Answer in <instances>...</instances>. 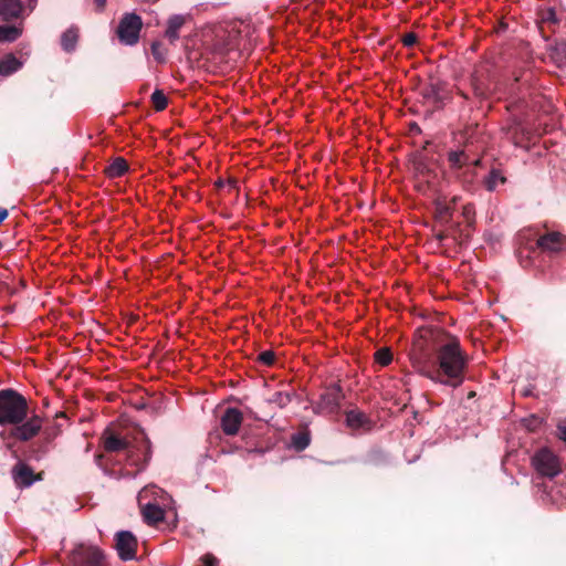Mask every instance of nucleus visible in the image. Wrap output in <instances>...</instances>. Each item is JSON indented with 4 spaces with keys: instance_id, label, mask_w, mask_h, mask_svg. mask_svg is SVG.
I'll use <instances>...</instances> for the list:
<instances>
[{
    "instance_id": "f257e3e1",
    "label": "nucleus",
    "mask_w": 566,
    "mask_h": 566,
    "mask_svg": "<svg viewBox=\"0 0 566 566\" xmlns=\"http://www.w3.org/2000/svg\"><path fill=\"white\" fill-rule=\"evenodd\" d=\"M409 358L412 366L432 381L457 388L464 380L467 359L460 343L439 328L418 329Z\"/></svg>"
},
{
    "instance_id": "f03ea898",
    "label": "nucleus",
    "mask_w": 566,
    "mask_h": 566,
    "mask_svg": "<svg viewBox=\"0 0 566 566\" xmlns=\"http://www.w3.org/2000/svg\"><path fill=\"white\" fill-rule=\"evenodd\" d=\"M0 426H11L8 436L19 442H30L42 430L43 418L33 413L29 417V403L19 391L0 390Z\"/></svg>"
},
{
    "instance_id": "7ed1b4c3",
    "label": "nucleus",
    "mask_w": 566,
    "mask_h": 566,
    "mask_svg": "<svg viewBox=\"0 0 566 566\" xmlns=\"http://www.w3.org/2000/svg\"><path fill=\"white\" fill-rule=\"evenodd\" d=\"M142 28L143 20L138 14L134 12L124 13L116 29L119 42L129 46L137 44Z\"/></svg>"
},
{
    "instance_id": "20e7f679",
    "label": "nucleus",
    "mask_w": 566,
    "mask_h": 566,
    "mask_svg": "<svg viewBox=\"0 0 566 566\" xmlns=\"http://www.w3.org/2000/svg\"><path fill=\"white\" fill-rule=\"evenodd\" d=\"M532 464L542 476L554 478L562 472L559 458L548 448H542L532 458Z\"/></svg>"
},
{
    "instance_id": "39448f33",
    "label": "nucleus",
    "mask_w": 566,
    "mask_h": 566,
    "mask_svg": "<svg viewBox=\"0 0 566 566\" xmlns=\"http://www.w3.org/2000/svg\"><path fill=\"white\" fill-rule=\"evenodd\" d=\"M11 478L13 483L19 489L30 488L34 482L44 479V472H34L31 465L24 460L19 459L11 468Z\"/></svg>"
},
{
    "instance_id": "423d86ee",
    "label": "nucleus",
    "mask_w": 566,
    "mask_h": 566,
    "mask_svg": "<svg viewBox=\"0 0 566 566\" xmlns=\"http://www.w3.org/2000/svg\"><path fill=\"white\" fill-rule=\"evenodd\" d=\"M344 399L343 389L338 384H332L325 387L315 406V412L334 413L338 410L340 401Z\"/></svg>"
},
{
    "instance_id": "0eeeda50",
    "label": "nucleus",
    "mask_w": 566,
    "mask_h": 566,
    "mask_svg": "<svg viewBox=\"0 0 566 566\" xmlns=\"http://www.w3.org/2000/svg\"><path fill=\"white\" fill-rule=\"evenodd\" d=\"M536 249L551 254L566 253V235L558 231H548L538 237Z\"/></svg>"
},
{
    "instance_id": "6e6552de",
    "label": "nucleus",
    "mask_w": 566,
    "mask_h": 566,
    "mask_svg": "<svg viewBox=\"0 0 566 566\" xmlns=\"http://www.w3.org/2000/svg\"><path fill=\"white\" fill-rule=\"evenodd\" d=\"M149 493L150 490L148 489L142 490L138 495V503L144 521L148 525H156L164 521L165 511L158 504L150 501L144 503V500L148 497Z\"/></svg>"
},
{
    "instance_id": "1a4fd4ad",
    "label": "nucleus",
    "mask_w": 566,
    "mask_h": 566,
    "mask_svg": "<svg viewBox=\"0 0 566 566\" xmlns=\"http://www.w3.org/2000/svg\"><path fill=\"white\" fill-rule=\"evenodd\" d=\"M115 547L122 560H130L136 556L137 539L129 531H120L115 536Z\"/></svg>"
},
{
    "instance_id": "9d476101",
    "label": "nucleus",
    "mask_w": 566,
    "mask_h": 566,
    "mask_svg": "<svg viewBox=\"0 0 566 566\" xmlns=\"http://www.w3.org/2000/svg\"><path fill=\"white\" fill-rule=\"evenodd\" d=\"M243 415L237 408H227L220 419V426L224 434L235 436L242 424Z\"/></svg>"
},
{
    "instance_id": "9b49d317",
    "label": "nucleus",
    "mask_w": 566,
    "mask_h": 566,
    "mask_svg": "<svg viewBox=\"0 0 566 566\" xmlns=\"http://www.w3.org/2000/svg\"><path fill=\"white\" fill-rule=\"evenodd\" d=\"M103 553L96 547L82 548L73 557L74 566H103Z\"/></svg>"
},
{
    "instance_id": "f8f14e48",
    "label": "nucleus",
    "mask_w": 566,
    "mask_h": 566,
    "mask_svg": "<svg viewBox=\"0 0 566 566\" xmlns=\"http://www.w3.org/2000/svg\"><path fill=\"white\" fill-rule=\"evenodd\" d=\"M470 83L475 98L484 101L492 94V88L482 70H475L472 73Z\"/></svg>"
},
{
    "instance_id": "ddd939ff",
    "label": "nucleus",
    "mask_w": 566,
    "mask_h": 566,
    "mask_svg": "<svg viewBox=\"0 0 566 566\" xmlns=\"http://www.w3.org/2000/svg\"><path fill=\"white\" fill-rule=\"evenodd\" d=\"M103 448L106 452H118L128 448V441L119 437L109 429H106L102 434Z\"/></svg>"
},
{
    "instance_id": "4468645a",
    "label": "nucleus",
    "mask_w": 566,
    "mask_h": 566,
    "mask_svg": "<svg viewBox=\"0 0 566 566\" xmlns=\"http://www.w3.org/2000/svg\"><path fill=\"white\" fill-rule=\"evenodd\" d=\"M52 437L46 434L44 438L32 442L27 450V458L31 461H41L50 451Z\"/></svg>"
},
{
    "instance_id": "2eb2a0df",
    "label": "nucleus",
    "mask_w": 566,
    "mask_h": 566,
    "mask_svg": "<svg viewBox=\"0 0 566 566\" xmlns=\"http://www.w3.org/2000/svg\"><path fill=\"white\" fill-rule=\"evenodd\" d=\"M451 243L462 245L467 243L471 235V224L468 223L465 228H462L460 223H448L447 234Z\"/></svg>"
},
{
    "instance_id": "dca6fc26",
    "label": "nucleus",
    "mask_w": 566,
    "mask_h": 566,
    "mask_svg": "<svg viewBox=\"0 0 566 566\" xmlns=\"http://www.w3.org/2000/svg\"><path fill=\"white\" fill-rule=\"evenodd\" d=\"M346 423L352 429H366L371 428V420L368 416L358 409H353L346 412Z\"/></svg>"
},
{
    "instance_id": "f3484780",
    "label": "nucleus",
    "mask_w": 566,
    "mask_h": 566,
    "mask_svg": "<svg viewBox=\"0 0 566 566\" xmlns=\"http://www.w3.org/2000/svg\"><path fill=\"white\" fill-rule=\"evenodd\" d=\"M22 9L20 0H0V19L11 21L20 15Z\"/></svg>"
},
{
    "instance_id": "a211bd4d",
    "label": "nucleus",
    "mask_w": 566,
    "mask_h": 566,
    "mask_svg": "<svg viewBox=\"0 0 566 566\" xmlns=\"http://www.w3.org/2000/svg\"><path fill=\"white\" fill-rule=\"evenodd\" d=\"M470 161H471V155L464 149L450 150L448 153V163H449L450 169H452L454 171L460 170L467 166H470Z\"/></svg>"
},
{
    "instance_id": "6ab92c4d",
    "label": "nucleus",
    "mask_w": 566,
    "mask_h": 566,
    "mask_svg": "<svg viewBox=\"0 0 566 566\" xmlns=\"http://www.w3.org/2000/svg\"><path fill=\"white\" fill-rule=\"evenodd\" d=\"M80 38V29L75 25H71L61 35V46L66 53H72L76 49V44Z\"/></svg>"
},
{
    "instance_id": "aec40b11",
    "label": "nucleus",
    "mask_w": 566,
    "mask_h": 566,
    "mask_svg": "<svg viewBox=\"0 0 566 566\" xmlns=\"http://www.w3.org/2000/svg\"><path fill=\"white\" fill-rule=\"evenodd\" d=\"M184 15L175 14L168 19L165 36L174 44L179 39V30L185 24Z\"/></svg>"
},
{
    "instance_id": "412c9836",
    "label": "nucleus",
    "mask_w": 566,
    "mask_h": 566,
    "mask_svg": "<svg viewBox=\"0 0 566 566\" xmlns=\"http://www.w3.org/2000/svg\"><path fill=\"white\" fill-rule=\"evenodd\" d=\"M128 171V164L123 157H116L107 167L104 169V174L108 178H119Z\"/></svg>"
},
{
    "instance_id": "4be33fe9",
    "label": "nucleus",
    "mask_w": 566,
    "mask_h": 566,
    "mask_svg": "<svg viewBox=\"0 0 566 566\" xmlns=\"http://www.w3.org/2000/svg\"><path fill=\"white\" fill-rule=\"evenodd\" d=\"M549 60L557 66L563 67L566 65V43L556 42L548 49Z\"/></svg>"
},
{
    "instance_id": "5701e85b",
    "label": "nucleus",
    "mask_w": 566,
    "mask_h": 566,
    "mask_svg": "<svg viewBox=\"0 0 566 566\" xmlns=\"http://www.w3.org/2000/svg\"><path fill=\"white\" fill-rule=\"evenodd\" d=\"M22 67V62L13 54H6L0 59V75L9 76Z\"/></svg>"
},
{
    "instance_id": "b1692460",
    "label": "nucleus",
    "mask_w": 566,
    "mask_h": 566,
    "mask_svg": "<svg viewBox=\"0 0 566 566\" xmlns=\"http://www.w3.org/2000/svg\"><path fill=\"white\" fill-rule=\"evenodd\" d=\"M505 182H506V177L502 174V171L500 169H496V168L491 169V171L484 179V186H485L486 190H489V191L495 190V188L499 184L503 185Z\"/></svg>"
},
{
    "instance_id": "393cba45",
    "label": "nucleus",
    "mask_w": 566,
    "mask_h": 566,
    "mask_svg": "<svg viewBox=\"0 0 566 566\" xmlns=\"http://www.w3.org/2000/svg\"><path fill=\"white\" fill-rule=\"evenodd\" d=\"M295 450L304 451L311 443V433L307 429L294 433L291 438Z\"/></svg>"
},
{
    "instance_id": "a878e982",
    "label": "nucleus",
    "mask_w": 566,
    "mask_h": 566,
    "mask_svg": "<svg viewBox=\"0 0 566 566\" xmlns=\"http://www.w3.org/2000/svg\"><path fill=\"white\" fill-rule=\"evenodd\" d=\"M21 33V29L15 25H0V42H13Z\"/></svg>"
},
{
    "instance_id": "bb28decb",
    "label": "nucleus",
    "mask_w": 566,
    "mask_h": 566,
    "mask_svg": "<svg viewBox=\"0 0 566 566\" xmlns=\"http://www.w3.org/2000/svg\"><path fill=\"white\" fill-rule=\"evenodd\" d=\"M294 397L293 391H276L272 395L270 401L272 403H275L280 408L286 407L289 403L292 402Z\"/></svg>"
},
{
    "instance_id": "cd10ccee",
    "label": "nucleus",
    "mask_w": 566,
    "mask_h": 566,
    "mask_svg": "<svg viewBox=\"0 0 566 566\" xmlns=\"http://www.w3.org/2000/svg\"><path fill=\"white\" fill-rule=\"evenodd\" d=\"M452 209L448 205L439 203L436 208V219L441 226L450 223Z\"/></svg>"
},
{
    "instance_id": "c85d7f7f",
    "label": "nucleus",
    "mask_w": 566,
    "mask_h": 566,
    "mask_svg": "<svg viewBox=\"0 0 566 566\" xmlns=\"http://www.w3.org/2000/svg\"><path fill=\"white\" fill-rule=\"evenodd\" d=\"M150 99L156 112L164 111L168 105V98L161 90H155L150 96Z\"/></svg>"
},
{
    "instance_id": "c756f323",
    "label": "nucleus",
    "mask_w": 566,
    "mask_h": 566,
    "mask_svg": "<svg viewBox=\"0 0 566 566\" xmlns=\"http://www.w3.org/2000/svg\"><path fill=\"white\" fill-rule=\"evenodd\" d=\"M536 245L535 247H531V248H523L518 251V261H520V264L523 266V268H528L531 266L532 264V256L531 254L532 253H535L536 252Z\"/></svg>"
},
{
    "instance_id": "7c9ffc66",
    "label": "nucleus",
    "mask_w": 566,
    "mask_h": 566,
    "mask_svg": "<svg viewBox=\"0 0 566 566\" xmlns=\"http://www.w3.org/2000/svg\"><path fill=\"white\" fill-rule=\"evenodd\" d=\"M413 168L418 174L423 175V176L428 175L431 171L429 168V165H428V159L422 154H419L413 159Z\"/></svg>"
},
{
    "instance_id": "2f4dec72",
    "label": "nucleus",
    "mask_w": 566,
    "mask_h": 566,
    "mask_svg": "<svg viewBox=\"0 0 566 566\" xmlns=\"http://www.w3.org/2000/svg\"><path fill=\"white\" fill-rule=\"evenodd\" d=\"M376 361L381 366H387L392 360V354L389 348H381L375 353Z\"/></svg>"
},
{
    "instance_id": "473e14b6",
    "label": "nucleus",
    "mask_w": 566,
    "mask_h": 566,
    "mask_svg": "<svg viewBox=\"0 0 566 566\" xmlns=\"http://www.w3.org/2000/svg\"><path fill=\"white\" fill-rule=\"evenodd\" d=\"M275 353L273 350H264L258 355L256 361L263 366L270 367L275 363Z\"/></svg>"
},
{
    "instance_id": "72a5a7b5",
    "label": "nucleus",
    "mask_w": 566,
    "mask_h": 566,
    "mask_svg": "<svg viewBox=\"0 0 566 566\" xmlns=\"http://www.w3.org/2000/svg\"><path fill=\"white\" fill-rule=\"evenodd\" d=\"M541 22L557 23L556 12L553 8L544 9L539 12Z\"/></svg>"
},
{
    "instance_id": "f704fd0d",
    "label": "nucleus",
    "mask_w": 566,
    "mask_h": 566,
    "mask_svg": "<svg viewBox=\"0 0 566 566\" xmlns=\"http://www.w3.org/2000/svg\"><path fill=\"white\" fill-rule=\"evenodd\" d=\"M151 54L156 61L163 63L166 60V52L163 50V44L158 41L151 44Z\"/></svg>"
},
{
    "instance_id": "c9c22d12",
    "label": "nucleus",
    "mask_w": 566,
    "mask_h": 566,
    "mask_svg": "<svg viewBox=\"0 0 566 566\" xmlns=\"http://www.w3.org/2000/svg\"><path fill=\"white\" fill-rule=\"evenodd\" d=\"M417 34L413 32H409L402 35L401 42L405 46L411 48L417 43Z\"/></svg>"
},
{
    "instance_id": "e433bc0d",
    "label": "nucleus",
    "mask_w": 566,
    "mask_h": 566,
    "mask_svg": "<svg viewBox=\"0 0 566 566\" xmlns=\"http://www.w3.org/2000/svg\"><path fill=\"white\" fill-rule=\"evenodd\" d=\"M443 229L439 230L436 232L434 237L436 239L442 244V245H446V247H449L450 243H448L450 240H449V235H446L447 234V226H442Z\"/></svg>"
},
{
    "instance_id": "4c0bfd02",
    "label": "nucleus",
    "mask_w": 566,
    "mask_h": 566,
    "mask_svg": "<svg viewBox=\"0 0 566 566\" xmlns=\"http://www.w3.org/2000/svg\"><path fill=\"white\" fill-rule=\"evenodd\" d=\"M201 560H202L205 566H218V564H219V559L214 555H212L210 553L205 554L201 557Z\"/></svg>"
},
{
    "instance_id": "58836bf2",
    "label": "nucleus",
    "mask_w": 566,
    "mask_h": 566,
    "mask_svg": "<svg viewBox=\"0 0 566 566\" xmlns=\"http://www.w3.org/2000/svg\"><path fill=\"white\" fill-rule=\"evenodd\" d=\"M557 432L560 440H563L566 443V424L559 423L557 426Z\"/></svg>"
},
{
    "instance_id": "ea45409f",
    "label": "nucleus",
    "mask_w": 566,
    "mask_h": 566,
    "mask_svg": "<svg viewBox=\"0 0 566 566\" xmlns=\"http://www.w3.org/2000/svg\"><path fill=\"white\" fill-rule=\"evenodd\" d=\"M511 132H512L511 139L514 142L515 145H517L518 144V142H517V134L520 132L524 133V128H522L520 126H516V127L512 128Z\"/></svg>"
},
{
    "instance_id": "a19ab883",
    "label": "nucleus",
    "mask_w": 566,
    "mask_h": 566,
    "mask_svg": "<svg viewBox=\"0 0 566 566\" xmlns=\"http://www.w3.org/2000/svg\"><path fill=\"white\" fill-rule=\"evenodd\" d=\"M107 0H94V4L97 11H103Z\"/></svg>"
},
{
    "instance_id": "79ce46f5",
    "label": "nucleus",
    "mask_w": 566,
    "mask_h": 566,
    "mask_svg": "<svg viewBox=\"0 0 566 566\" xmlns=\"http://www.w3.org/2000/svg\"><path fill=\"white\" fill-rule=\"evenodd\" d=\"M8 214V210L0 207V224L7 219Z\"/></svg>"
},
{
    "instance_id": "37998d69",
    "label": "nucleus",
    "mask_w": 566,
    "mask_h": 566,
    "mask_svg": "<svg viewBox=\"0 0 566 566\" xmlns=\"http://www.w3.org/2000/svg\"><path fill=\"white\" fill-rule=\"evenodd\" d=\"M470 165H472V166H474V167L480 166V165H481V158H472V157H471Z\"/></svg>"
},
{
    "instance_id": "c03bdc74",
    "label": "nucleus",
    "mask_w": 566,
    "mask_h": 566,
    "mask_svg": "<svg viewBox=\"0 0 566 566\" xmlns=\"http://www.w3.org/2000/svg\"><path fill=\"white\" fill-rule=\"evenodd\" d=\"M458 94H459L462 98H464V99H469L468 94H467V93H464L463 91L459 90Z\"/></svg>"
},
{
    "instance_id": "a18cd8bd",
    "label": "nucleus",
    "mask_w": 566,
    "mask_h": 566,
    "mask_svg": "<svg viewBox=\"0 0 566 566\" xmlns=\"http://www.w3.org/2000/svg\"><path fill=\"white\" fill-rule=\"evenodd\" d=\"M371 457L373 458H376V457L380 458V457H382V453L380 451H375V452L371 453Z\"/></svg>"
},
{
    "instance_id": "49530a36",
    "label": "nucleus",
    "mask_w": 566,
    "mask_h": 566,
    "mask_svg": "<svg viewBox=\"0 0 566 566\" xmlns=\"http://www.w3.org/2000/svg\"><path fill=\"white\" fill-rule=\"evenodd\" d=\"M523 395H524V396H531V395H532L531 389H525V390L523 391Z\"/></svg>"
},
{
    "instance_id": "de8ad7c7",
    "label": "nucleus",
    "mask_w": 566,
    "mask_h": 566,
    "mask_svg": "<svg viewBox=\"0 0 566 566\" xmlns=\"http://www.w3.org/2000/svg\"><path fill=\"white\" fill-rule=\"evenodd\" d=\"M216 186H217V187H222V186H223L222 180H218V181L216 182Z\"/></svg>"
},
{
    "instance_id": "09e8293b",
    "label": "nucleus",
    "mask_w": 566,
    "mask_h": 566,
    "mask_svg": "<svg viewBox=\"0 0 566 566\" xmlns=\"http://www.w3.org/2000/svg\"><path fill=\"white\" fill-rule=\"evenodd\" d=\"M138 318V316H132L130 319H129V323H134L136 319Z\"/></svg>"
},
{
    "instance_id": "8fccbe9b",
    "label": "nucleus",
    "mask_w": 566,
    "mask_h": 566,
    "mask_svg": "<svg viewBox=\"0 0 566 566\" xmlns=\"http://www.w3.org/2000/svg\"><path fill=\"white\" fill-rule=\"evenodd\" d=\"M59 417H66V416L63 411H61V412L56 413V418H59Z\"/></svg>"
},
{
    "instance_id": "3c124183",
    "label": "nucleus",
    "mask_w": 566,
    "mask_h": 566,
    "mask_svg": "<svg viewBox=\"0 0 566 566\" xmlns=\"http://www.w3.org/2000/svg\"><path fill=\"white\" fill-rule=\"evenodd\" d=\"M564 489H566V486H564V485H560V486H559V490H558V492H559V493H563V490H564Z\"/></svg>"
}]
</instances>
